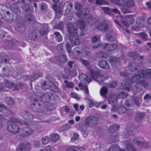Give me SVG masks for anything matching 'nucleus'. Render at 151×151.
<instances>
[{"label": "nucleus", "mask_w": 151, "mask_h": 151, "mask_svg": "<svg viewBox=\"0 0 151 151\" xmlns=\"http://www.w3.org/2000/svg\"><path fill=\"white\" fill-rule=\"evenodd\" d=\"M150 77L151 69H145L140 71L138 75L137 74L132 77L130 81H129L128 79L124 81L122 83V85L124 88L130 91L132 88V83L136 82L137 85H140L142 84L145 78Z\"/></svg>", "instance_id": "1"}, {"label": "nucleus", "mask_w": 151, "mask_h": 151, "mask_svg": "<svg viewBox=\"0 0 151 151\" xmlns=\"http://www.w3.org/2000/svg\"><path fill=\"white\" fill-rule=\"evenodd\" d=\"M77 25L79 29H76L72 24H69L67 27L68 31L70 34L69 37L71 45L74 46L78 45L80 44L79 38L77 35H82L83 34L82 30L84 29L85 25L84 22L82 20H80L77 22Z\"/></svg>", "instance_id": "2"}, {"label": "nucleus", "mask_w": 151, "mask_h": 151, "mask_svg": "<svg viewBox=\"0 0 151 151\" xmlns=\"http://www.w3.org/2000/svg\"><path fill=\"white\" fill-rule=\"evenodd\" d=\"M21 122L15 118H13L9 122L7 127L8 130L13 134L17 133L19 130L18 127L15 124V123H20Z\"/></svg>", "instance_id": "3"}, {"label": "nucleus", "mask_w": 151, "mask_h": 151, "mask_svg": "<svg viewBox=\"0 0 151 151\" xmlns=\"http://www.w3.org/2000/svg\"><path fill=\"white\" fill-rule=\"evenodd\" d=\"M90 76L93 78L96 81L101 83L103 82L105 79L111 78L109 76H104L102 75H98L96 72L92 70L91 71Z\"/></svg>", "instance_id": "4"}, {"label": "nucleus", "mask_w": 151, "mask_h": 151, "mask_svg": "<svg viewBox=\"0 0 151 151\" xmlns=\"http://www.w3.org/2000/svg\"><path fill=\"white\" fill-rule=\"evenodd\" d=\"M113 3L116 5L121 6L122 7L121 9L122 12L124 13H128L129 10L126 8V3L124 0H110Z\"/></svg>", "instance_id": "5"}, {"label": "nucleus", "mask_w": 151, "mask_h": 151, "mask_svg": "<svg viewBox=\"0 0 151 151\" xmlns=\"http://www.w3.org/2000/svg\"><path fill=\"white\" fill-rule=\"evenodd\" d=\"M98 119L94 116L87 117L84 122V124L88 126H91L95 125L97 122Z\"/></svg>", "instance_id": "6"}, {"label": "nucleus", "mask_w": 151, "mask_h": 151, "mask_svg": "<svg viewBox=\"0 0 151 151\" xmlns=\"http://www.w3.org/2000/svg\"><path fill=\"white\" fill-rule=\"evenodd\" d=\"M134 21V17L130 16H126L124 19H122V20L123 24L127 27H129L132 24Z\"/></svg>", "instance_id": "7"}, {"label": "nucleus", "mask_w": 151, "mask_h": 151, "mask_svg": "<svg viewBox=\"0 0 151 151\" xmlns=\"http://www.w3.org/2000/svg\"><path fill=\"white\" fill-rule=\"evenodd\" d=\"M96 28L97 29L101 31H104L111 29L109 26L104 22L98 23L96 26Z\"/></svg>", "instance_id": "8"}, {"label": "nucleus", "mask_w": 151, "mask_h": 151, "mask_svg": "<svg viewBox=\"0 0 151 151\" xmlns=\"http://www.w3.org/2000/svg\"><path fill=\"white\" fill-rule=\"evenodd\" d=\"M125 144L127 151H137L134 145L131 142L127 140L125 142Z\"/></svg>", "instance_id": "9"}, {"label": "nucleus", "mask_w": 151, "mask_h": 151, "mask_svg": "<svg viewBox=\"0 0 151 151\" xmlns=\"http://www.w3.org/2000/svg\"><path fill=\"white\" fill-rule=\"evenodd\" d=\"M134 144L137 145H142L145 143L144 139L139 137H136L133 139Z\"/></svg>", "instance_id": "10"}, {"label": "nucleus", "mask_w": 151, "mask_h": 151, "mask_svg": "<svg viewBox=\"0 0 151 151\" xmlns=\"http://www.w3.org/2000/svg\"><path fill=\"white\" fill-rule=\"evenodd\" d=\"M25 114L24 115H21V116H22V117L27 120V121H25L24 122V123L27 124H28L29 123V121L30 120H32L33 118L34 117L31 114H28L27 113H25Z\"/></svg>", "instance_id": "11"}, {"label": "nucleus", "mask_w": 151, "mask_h": 151, "mask_svg": "<svg viewBox=\"0 0 151 151\" xmlns=\"http://www.w3.org/2000/svg\"><path fill=\"white\" fill-rule=\"evenodd\" d=\"M89 9H83L82 11L78 12L77 15L78 17L83 18L89 13Z\"/></svg>", "instance_id": "12"}, {"label": "nucleus", "mask_w": 151, "mask_h": 151, "mask_svg": "<svg viewBox=\"0 0 151 151\" xmlns=\"http://www.w3.org/2000/svg\"><path fill=\"white\" fill-rule=\"evenodd\" d=\"M99 65L101 68L106 70L109 69L110 67L108 63L105 60L100 61L99 63Z\"/></svg>", "instance_id": "13"}, {"label": "nucleus", "mask_w": 151, "mask_h": 151, "mask_svg": "<svg viewBox=\"0 0 151 151\" xmlns=\"http://www.w3.org/2000/svg\"><path fill=\"white\" fill-rule=\"evenodd\" d=\"M100 37H94L92 38V41L93 42L95 43L97 42V44L95 45H93L92 46V48L93 49H96L100 46L101 45V43L99 42Z\"/></svg>", "instance_id": "14"}, {"label": "nucleus", "mask_w": 151, "mask_h": 151, "mask_svg": "<svg viewBox=\"0 0 151 151\" xmlns=\"http://www.w3.org/2000/svg\"><path fill=\"white\" fill-rule=\"evenodd\" d=\"M79 79L81 81H86L89 83L91 81V79L90 78H88V76L84 74L80 75L79 76Z\"/></svg>", "instance_id": "15"}, {"label": "nucleus", "mask_w": 151, "mask_h": 151, "mask_svg": "<svg viewBox=\"0 0 151 151\" xmlns=\"http://www.w3.org/2000/svg\"><path fill=\"white\" fill-rule=\"evenodd\" d=\"M114 110H115L120 114H122L126 112L127 111L126 108L123 106H119L117 109L114 108Z\"/></svg>", "instance_id": "16"}, {"label": "nucleus", "mask_w": 151, "mask_h": 151, "mask_svg": "<svg viewBox=\"0 0 151 151\" xmlns=\"http://www.w3.org/2000/svg\"><path fill=\"white\" fill-rule=\"evenodd\" d=\"M22 8L24 11H25L29 13L32 12L34 9L32 7L29 6L27 4L23 6Z\"/></svg>", "instance_id": "17"}, {"label": "nucleus", "mask_w": 151, "mask_h": 151, "mask_svg": "<svg viewBox=\"0 0 151 151\" xmlns=\"http://www.w3.org/2000/svg\"><path fill=\"white\" fill-rule=\"evenodd\" d=\"M52 8L56 12V16L57 18H59L61 16V12L57 8L56 4H53L52 6Z\"/></svg>", "instance_id": "18"}, {"label": "nucleus", "mask_w": 151, "mask_h": 151, "mask_svg": "<svg viewBox=\"0 0 151 151\" xmlns=\"http://www.w3.org/2000/svg\"><path fill=\"white\" fill-rule=\"evenodd\" d=\"M64 6L66 7L65 9V14H69L71 10L72 6V4L69 2H67L64 4Z\"/></svg>", "instance_id": "19"}, {"label": "nucleus", "mask_w": 151, "mask_h": 151, "mask_svg": "<svg viewBox=\"0 0 151 151\" xmlns=\"http://www.w3.org/2000/svg\"><path fill=\"white\" fill-rule=\"evenodd\" d=\"M30 144H27L25 145H21V146L19 147L18 149H20L22 151H28L30 149Z\"/></svg>", "instance_id": "20"}, {"label": "nucleus", "mask_w": 151, "mask_h": 151, "mask_svg": "<svg viewBox=\"0 0 151 151\" xmlns=\"http://www.w3.org/2000/svg\"><path fill=\"white\" fill-rule=\"evenodd\" d=\"M33 131V130L30 128H26L24 130V137L28 136L32 134Z\"/></svg>", "instance_id": "21"}, {"label": "nucleus", "mask_w": 151, "mask_h": 151, "mask_svg": "<svg viewBox=\"0 0 151 151\" xmlns=\"http://www.w3.org/2000/svg\"><path fill=\"white\" fill-rule=\"evenodd\" d=\"M117 47V46L116 45H109L108 44H106L104 47V48L106 49L108 51H111L114 50Z\"/></svg>", "instance_id": "22"}, {"label": "nucleus", "mask_w": 151, "mask_h": 151, "mask_svg": "<svg viewBox=\"0 0 151 151\" xmlns=\"http://www.w3.org/2000/svg\"><path fill=\"white\" fill-rule=\"evenodd\" d=\"M116 97L115 95L113 94L109 97L108 102L109 103L112 104L113 103L114 104L116 102Z\"/></svg>", "instance_id": "23"}, {"label": "nucleus", "mask_w": 151, "mask_h": 151, "mask_svg": "<svg viewBox=\"0 0 151 151\" xmlns=\"http://www.w3.org/2000/svg\"><path fill=\"white\" fill-rule=\"evenodd\" d=\"M120 148V147L117 145H113L111 146L107 151H119Z\"/></svg>", "instance_id": "24"}, {"label": "nucleus", "mask_w": 151, "mask_h": 151, "mask_svg": "<svg viewBox=\"0 0 151 151\" xmlns=\"http://www.w3.org/2000/svg\"><path fill=\"white\" fill-rule=\"evenodd\" d=\"M109 62L112 66L115 67L118 63L116 57H114L111 58L109 60Z\"/></svg>", "instance_id": "25"}, {"label": "nucleus", "mask_w": 151, "mask_h": 151, "mask_svg": "<svg viewBox=\"0 0 151 151\" xmlns=\"http://www.w3.org/2000/svg\"><path fill=\"white\" fill-rule=\"evenodd\" d=\"M107 88L105 87H104L100 89V94L101 96H105V98H106L105 95L107 93Z\"/></svg>", "instance_id": "26"}, {"label": "nucleus", "mask_w": 151, "mask_h": 151, "mask_svg": "<svg viewBox=\"0 0 151 151\" xmlns=\"http://www.w3.org/2000/svg\"><path fill=\"white\" fill-rule=\"evenodd\" d=\"M64 82L65 84V86L67 88H73L74 86V83L72 82H69L66 80L64 81Z\"/></svg>", "instance_id": "27"}, {"label": "nucleus", "mask_w": 151, "mask_h": 151, "mask_svg": "<svg viewBox=\"0 0 151 151\" xmlns=\"http://www.w3.org/2000/svg\"><path fill=\"white\" fill-rule=\"evenodd\" d=\"M119 127L117 124L112 125L109 128V130L111 132H113L119 129Z\"/></svg>", "instance_id": "28"}, {"label": "nucleus", "mask_w": 151, "mask_h": 151, "mask_svg": "<svg viewBox=\"0 0 151 151\" xmlns=\"http://www.w3.org/2000/svg\"><path fill=\"white\" fill-rule=\"evenodd\" d=\"M96 20L94 18L89 17L87 19V23H88L89 25L92 26L94 25L95 23Z\"/></svg>", "instance_id": "29"}, {"label": "nucleus", "mask_w": 151, "mask_h": 151, "mask_svg": "<svg viewBox=\"0 0 151 151\" xmlns=\"http://www.w3.org/2000/svg\"><path fill=\"white\" fill-rule=\"evenodd\" d=\"M59 139V136L57 134H52L50 137L51 140L53 141H57Z\"/></svg>", "instance_id": "30"}, {"label": "nucleus", "mask_w": 151, "mask_h": 151, "mask_svg": "<svg viewBox=\"0 0 151 151\" xmlns=\"http://www.w3.org/2000/svg\"><path fill=\"white\" fill-rule=\"evenodd\" d=\"M78 86L80 88H81L84 91V92H85L87 94L88 93V90L87 86H82L81 83H80L78 84Z\"/></svg>", "instance_id": "31"}, {"label": "nucleus", "mask_w": 151, "mask_h": 151, "mask_svg": "<svg viewBox=\"0 0 151 151\" xmlns=\"http://www.w3.org/2000/svg\"><path fill=\"white\" fill-rule=\"evenodd\" d=\"M79 148L76 147V146H73L65 148V150L66 151H78Z\"/></svg>", "instance_id": "32"}, {"label": "nucleus", "mask_w": 151, "mask_h": 151, "mask_svg": "<svg viewBox=\"0 0 151 151\" xmlns=\"http://www.w3.org/2000/svg\"><path fill=\"white\" fill-rule=\"evenodd\" d=\"M144 115L142 114L137 113L135 116V119L138 122H139L143 118Z\"/></svg>", "instance_id": "33"}, {"label": "nucleus", "mask_w": 151, "mask_h": 151, "mask_svg": "<svg viewBox=\"0 0 151 151\" xmlns=\"http://www.w3.org/2000/svg\"><path fill=\"white\" fill-rule=\"evenodd\" d=\"M137 65L136 63H131L129 65V67L132 71L134 70H136L137 69Z\"/></svg>", "instance_id": "34"}, {"label": "nucleus", "mask_w": 151, "mask_h": 151, "mask_svg": "<svg viewBox=\"0 0 151 151\" xmlns=\"http://www.w3.org/2000/svg\"><path fill=\"white\" fill-rule=\"evenodd\" d=\"M80 61L81 63L85 66L86 67H89L90 66V63L88 61L82 59H81Z\"/></svg>", "instance_id": "35"}, {"label": "nucleus", "mask_w": 151, "mask_h": 151, "mask_svg": "<svg viewBox=\"0 0 151 151\" xmlns=\"http://www.w3.org/2000/svg\"><path fill=\"white\" fill-rule=\"evenodd\" d=\"M111 11L113 12L114 14H118L119 15L116 16V17L117 18L119 16L121 18H122V17L120 15V13L119 11L116 8L112 9H111Z\"/></svg>", "instance_id": "36"}, {"label": "nucleus", "mask_w": 151, "mask_h": 151, "mask_svg": "<svg viewBox=\"0 0 151 151\" xmlns=\"http://www.w3.org/2000/svg\"><path fill=\"white\" fill-rule=\"evenodd\" d=\"M105 38L107 41H113L115 39V38L112 36V35H109V34L106 35Z\"/></svg>", "instance_id": "37"}, {"label": "nucleus", "mask_w": 151, "mask_h": 151, "mask_svg": "<svg viewBox=\"0 0 151 151\" xmlns=\"http://www.w3.org/2000/svg\"><path fill=\"white\" fill-rule=\"evenodd\" d=\"M55 35L57 36L56 39L59 42H61L62 40V37L58 32H56L55 33Z\"/></svg>", "instance_id": "38"}, {"label": "nucleus", "mask_w": 151, "mask_h": 151, "mask_svg": "<svg viewBox=\"0 0 151 151\" xmlns=\"http://www.w3.org/2000/svg\"><path fill=\"white\" fill-rule=\"evenodd\" d=\"M78 135L77 133H74L71 138V141L72 142H73L78 139Z\"/></svg>", "instance_id": "39"}, {"label": "nucleus", "mask_w": 151, "mask_h": 151, "mask_svg": "<svg viewBox=\"0 0 151 151\" xmlns=\"http://www.w3.org/2000/svg\"><path fill=\"white\" fill-rule=\"evenodd\" d=\"M141 97L140 96L139 97H136L134 98V100L137 106H139V105L140 101H141Z\"/></svg>", "instance_id": "40"}, {"label": "nucleus", "mask_w": 151, "mask_h": 151, "mask_svg": "<svg viewBox=\"0 0 151 151\" xmlns=\"http://www.w3.org/2000/svg\"><path fill=\"white\" fill-rule=\"evenodd\" d=\"M137 24L138 27H140L142 26L144 24L143 20L141 19H137L136 20Z\"/></svg>", "instance_id": "41"}, {"label": "nucleus", "mask_w": 151, "mask_h": 151, "mask_svg": "<svg viewBox=\"0 0 151 151\" xmlns=\"http://www.w3.org/2000/svg\"><path fill=\"white\" fill-rule=\"evenodd\" d=\"M127 96V94L123 92H121L117 95V97L119 98H126Z\"/></svg>", "instance_id": "42"}, {"label": "nucleus", "mask_w": 151, "mask_h": 151, "mask_svg": "<svg viewBox=\"0 0 151 151\" xmlns=\"http://www.w3.org/2000/svg\"><path fill=\"white\" fill-rule=\"evenodd\" d=\"M134 5V1L132 0H128L126 3V6L128 7H131Z\"/></svg>", "instance_id": "43"}, {"label": "nucleus", "mask_w": 151, "mask_h": 151, "mask_svg": "<svg viewBox=\"0 0 151 151\" xmlns=\"http://www.w3.org/2000/svg\"><path fill=\"white\" fill-rule=\"evenodd\" d=\"M6 103L9 105L13 104L14 102V100L11 98H6Z\"/></svg>", "instance_id": "44"}, {"label": "nucleus", "mask_w": 151, "mask_h": 151, "mask_svg": "<svg viewBox=\"0 0 151 151\" xmlns=\"http://www.w3.org/2000/svg\"><path fill=\"white\" fill-rule=\"evenodd\" d=\"M73 53L75 55H78L80 54L81 52L79 50V48L77 47L74 48L73 50Z\"/></svg>", "instance_id": "45"}, {"label": "nucleus", "mask_w": 151, "mask_h": 151, "mask_svg": "<svg viewBox=\"0 0 151 151\" xmlns=\"http://www.w3.org/2000/svg\"><path fill=\"white\" fill-rule=\"evenodd\" d=\"M139 36L142 37L143 39L146 40L147 39L148 36L147 34L145 32H142L139 34Z\"/></svg>", "instance_id": "46"}, {"label": "nucleus", "mask_w": 151, "mask_h": 151, "mask_svg": "<svg viewBox=\"0 0 151 151\" xmlns=\"http://www.w3.org/2000/svg\"><path fill=\"white\" fill-rule=\"evenodd\" d=\"M96 4L99 5L107 4V2L103 0H96Z\"/></svg>", "instance_id": "47"}, {"label": "nucleus", "mask_w": 151, "mask_h": 151, "mask_svg": "<svg viewBox=\"0 0 151 151\" xmlns=\"http://www.w3.org/2000/svg\"><path fill=\"white\" fill-rule=\"evenodd\" d=\"M59 60L61 62L64 63L67 61V60L66 57L64 55H62L60 57Z\"/></svg>", "instance_id": "48"}, {"label": "nucleus", "mask_w": 151, "mask_h": 151, "mask_svg": "<svg viewBox=\"0 0 151 151\" xmlns=\"http://www.w3.org/2000/svg\"><path fill=\"white\" fill-rule=\"evenodd\" d=\"M90 51L89 49L88 48H86L85 49H83L82 52V54L84 55H87L89 54Z\"/></svg>", "instance_id": "49"}, {"label": "nucleus", "mask_w": 151, "mask_h": 151, "mask_svg": "<svg viewBox=\"0 0 151 151\" xmlns=\"http://www.w3.org/2000/svg\"><path fill=\"white\" fill-rule=\"evenodd\" d=\"M37 35L36 33H32L29 34V36L31 39L34 40L37 38Z\"/></svg>", "instance_id": "50"}, {"label": "nucleus", "mask_w": 151, "mask_h": 151, "mask_svg": "<svg viewBox=\"0 0 151 151\" xmlns=\"http://www.w3.org/2000/svg\"><path fill=\"white\" fill-rule=\"evenodd\" d=\"M70 96L71 97L74 98L77 100H79L80 99V97L79 96L75 93H71L70 94Z\"/></svg>", "instance_id": "51"}, {"label": "nucleus", "mask_w": 151, "mask_h": 151, "mask_svg": "<svg viewBox=\"0 0 151 151\" xmlns=\"http://www.w3.org/2000/svg\"><path fill=\"white\" fill-rule=\"evenodd\" d=\"M117 85V83L116 81H114L111 82L108 85V86L110 88H113L115 87Z\"/></svg>", "instance_id": "52"}, {"label": "nucleus", "mask_w": 151, "mask_h": 151, "mask_svg": "<svg viewBox=\"0 0 151 151\" xmlns=\"http://www.w3.org/2000/svg\"><path fill=\"white\" fill-rule=\"evenodd\" d=\"M42 141L43 144H47L49 141L48 137H43L42 139Z\"/></svg>", "instance_id": "53"}, {"label": "nucleus", "mask_w": 151, "mask_h": 151, "mask_svg": "<svg viewBox=\"0 0 151 151\" xmlns=\"http://www.w3.org/2000/svg\"><path fill=\"white\" fill-rule=\"evenodd\" d=\"M70 128V125L66 124L63 125L61 127V129L62 130L64 131L68 130Z\"/></svg>", "instance_id": "54"}, {"label": "nucleus", "mask_w": 151, "mask_h": 151, "mask_svg": "<svg viewBox=\"0 0 151 151\" xmlns=\"http://www.w3.org/2000/svg\"><path fill=\"white\" fill-rule=\"evenodd\" d=\"M66 46L67 50L68 52H70L71 51V46L69 42H66Z\"/></svg>", "instance_id": "55"}, {"label": "nucleus", "mask_w": 151, "mask_h": 151, "mask_svg": "<svg viewBox=\"0 0 151 151\" xmlns=\"http://www.w3.org/2000/svg\"><path fill=\"white\" fill-rule=\"evenodd\" d=\"M39 76L38 74H36L32 75L30 76V79L31 81H34L39 77Z\"/></svg>", "instance_id": "56"}, {"label": "nucleus", "mask_w": 151, "mask_h": 151, "mask_svg": "<svg viewBox=\"0 0 151 151\" xmlns=\"http://www.w3.org/2000/svg\"><path fill=\"white\" fill-rule=\"evenodd\" d=\"M88 103L89 104V106L91 107L93 106L95 104V102L91 99L88 100Z\"/></svg>", "instance_id": "57"}, {"label": "nucleus", "mask_w": 151, "mask_h": 151, "mask_svg": "<svg viewBox=\"0 0 151 151\" xmlns=\"http://www.w3.org/2000/svg\"><path fill=\"white\" fill-rule=\"evenodd\" d=\"M13 85V84L12 83L8 81H6V82L5 83V86H7L8 88H12Z\"/></svg>", "instance_id": "58"}, {"label": "nucleus", "mask_w": 151, "mask_h": 151, "mask_svg": "<svg viewBox=\"0 0 151 151\" xmlns=\"http://www.w3.org/2000/svg\"><path fill=\"white\" fill-rule=\"evenodd\" d=\"M75 9L77 10L80 9L81 8V4L80 3L77 2L75 4Z\"/></svg>", "instance_id": "59"}, {"label": "nucleus", "mask_w": 151, "mask_h": 151, "mask_svg": "<svg viewBox=\"0 0 151 151\" xmlns=\"http://www.w3.org/2000/svg\"><path fill=\"white\" fill-rule=\"evenodd\" d=\"M135 87L132 89L133 91L139 92L140 91V89L139 88L140 87V86H136V85H135Z\"/></svg>", "instance_id": "60"}, {"label": "nucleus", "mask_w": 151, "mask_h": 151, "mask_svg": "<svg viewBox=\"0 0 151 151\" xmlns=\"http://www.w3.org/2000/svg\"><path fill=\"white\" fill-rule=\"evenodd\" d=\"M125 104L126 106H129L132 105L133 104V102L131 100H128L125 101Z\"/></svg>", "instance_id": "61"}, {"label": "nucleus", "mask_w": 151, "mask_h": 151, "mask_svg": "<svg viewBox=\"0 0 151 151\" xmlns=\"http://www.w3.org/2000/svg\"><path fill=\"white\" fill-rule=\"evenodd\" d=\"M6 109V107L4 105L2 104H0V111H3Z\"/></svg>", "instance_id": "62"}, {"label": "nucleus", "mask_w": 151, "mask_h": 151, "mask_svg": "<svg viewBox=\"0 0 151 151\" xmlns=\"http://www.w3.org/2000/svg\"><path fill=\"white\" fill-rule=\"evenodd\" d=\"M63 44L62 43L59 44L57 47V48L59 51H60L63 49Z\"/></svg>", "instance_id": "63"}, {"label": "nucleus", "mask_w": 151, "mask_h": 151, "mask_svg": "<svg viewBox=\"0 0 151 151\" xmlns=\"http://www.w3.org/2000/svg\"><path fill=\"white\" fill-rule=\"evenodd\" d=\"M50 150L51 147L49 146H47L43 150H41L40 151H50Z\"/></svg>", "instance_id": "64"}]
</instances>
